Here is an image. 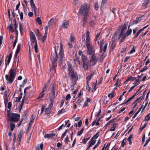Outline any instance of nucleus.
<instances>
[{
  "label": "nucleus",
  "mask_w": 150,
  "mask_h": 150,
  "mask_svg": "<svg viewBox=\"0 0 150 150\" xmlns=\"http://www.w3.org/2000/svg\"><path fill=\"white\" fill-rule=\"evenodd\" d=\"M96 142V140H92L89 142V145L87 149H88L94 145Z\"/></svg>",
  "instance_id": "f3484780"
},
{
  "label": "nucleus",
  "mask_w": 150,
  "mask_h": 150,
  "mask_svg": "<svg viewBox=\"0 0 150 150\" xmlns=\"http://www.w3.org/2000/svg\"><path fill=\"white\" fill-rule=\"evenodd\" d=\"M69 138L68 137V136H67L65 138L64 140V142L65 144H68V142L69 140Z\"/></svg>",
  "instance_id": "e433bc0d"
},
{
  "label": "nucleus",
  "mask_w": 150,
  "mask_h": 150,
  "mask_svg": "<svg viewBox=\"0 0 150 150\" xmlns=\"http://www.w3.org/2000/svg\"><path fill=\"white\" fill-rule=\"evenodd\" d=\"M147 125V123H145L143 126H141L140 127V129L141 130L143 129Z\"/></svg>",
  "instance_id": "69168bd1"
},
{
  "label": "nucleus",
  "mask_w": 150,
  "mask_h": 150,
  "mask_svg": "<svg viewBox=\"0 0 150 150\" xmlns=\"http://www.w3.org/2000/svg\"><path fill=\"white\" fill-rule=\"evenodd\" d=\"M37 36L38 38V39H40L41 36V34L40 33L38 29H37Z\"/></svg>",
  "instance_id": "c756f323"
},
{
  "label": "nucleus",
  "mask_w": 150,
  "mask_h": 150,
  "mask_svg": "<svg viewBox=\"0 0 150 150\" xmlns=\"http://www.w3.org/2000/svg\"><path fill=\"white\" fill-rule=\"evenodd\" d=\"M36 21L39 24L41 25L42 24L41 20L39 17H38L36 19Z\"/></svg>",
  "instance_id": "2f4dec72"
},
{
  "label": "nucleus",
  "mask_w": 150,
  "mask_h": 150,
  "mask_svg": "<svg viewBox=\"0 0 150 150\" xmlns=\"http://www.w3.org/2000/svg\"><path fill=\"white\" fill-rule=\"evenodd\" d=\"M95 74H94L93 72L89 75H88L86 77V79L87 80L86 83H88L89 82L91 79V78L93 77V76Z\"/></svg>",
  "instance_id": "dca6fc26"
},
{
  "label": "nucleus",
  "mask_w": 150,
  "mask_h": 150,
  "mask_svg": "<svg viewBox=\"0 0 150 150\" xmlns=\"http://www.w3.org/2000/svg\"><path fill=\"white\" fill-rule=\"evenodd\" d=\"M125 141L126 139H124L122 141V144H121V146L122 147H123L124 146V145H125L126 143H125Z\"/></svg>",
  "instance_id": "603ef678"
},
{
  "label": "nucleus",
  "mask_w": 150,
  "mask_h": 150,
  "mask_svg": "<svg viewBox=\"0 0 150 150\" xmlns=\"http://www.w3.org/2000/svg\"><path fill=\"white\" fill-rule=\"evenodd\" d=\"M54 52L52 54L51 57V59L53 63H55L57 60V55L56 47H54Z\"/></svg>",
  "instance_id": "9b49d317"
},
{
  "label": "nucleus",
  "mask_w": 150,
  "mask_h": 150,
  "mask_svg": "<svg viewBox=\"0 0 150 150\" xmlns=\"http://www.w3.org/2000/svg\"><path fill=\"white\" fill-rule=\"evenodd\" d=\"M135 51V50L134 48V46H133L132 49L130 50V54H132Z\"/></svg>",
  "instance_id": "3c124183"
},
{
  "label": "nucleus",
  "mask_w": 150,
  "mask_h": 150,
  "mask_svg": "<svg viewBox=\"0 0 150 150\" xmlns=\"http://www.w3.org/2000/svg\"><path fill=\"white\" fill-rule=\"evenodd\" d=\"M11 57H12V55L11 54H10L9 56H8V58L7 61V65H8V64H9V63L10 62Z\"/></svg>",
  "instance_id": "72a5a7b5"
},
{
  "label": "nucleus",
  "mask_w": 150,
  "mask_h": 150,
  "mask_svg": "<svg viewBox=\"0 0 150 150\" xmlns=\"http://www.w3.org/2000/svg\"><path fill=\"white\" fill-rule=\"evenodd\" d=\"M50 92L49 94V99L50 101L54 102L55 98L54 84V83L51 84L50 85Z\"/></svg>",
  "instance_id": "0eeeda50"
},
{
  "label": "nucleus",
  "mask_w": 150,
  "mask_h": 150,
  "mask_svg": "<svg viewBox=\"0 0 150 150\" xmlns=\"http://www.w3.org/2000/svg\"><path fill=\"white\" fill-rule=\"evenodd\" d=\"M48 84H45L44 85V87L42 89V91L44 92L45 91L47 90V89L48 87Z\"/></svg>",
  "instance_id": "4c0bfd02"
},
{
  "label": "nucleus",
  "mask_w": 150,
  "mask_h": 150,
  "mask_svg": "<svg viewBox=\"0 0 150 150\" xmlns=\"http://www.w3.org/2000/svg\"><path fill=\"white\" fill-rule=\"evenodd\" d=\"M120 84V82L118 81V79L115 85H116V87H118L119 86Z\"/></svg>",
  "instance_id": "0e129e2a"
},
{
  "label": "nucleus",
  "mask_w": 150,
  "mask_h": 150,
  "mask_svg": "<svg viewBox=\"0 0 150 150\" xmlns=\"http://www.w3.org/2000/svg\"><path fill=\"white\" fill-rule=\"evenodd\" d=\"M94 6L95 7V8L96 10H97L98 7V3L95 2L94 4Z\"/></svg>",
  "instance_id": "37998d69"
},
{
  "label": "nucleus",
  "mask_w": 150,
  "mask_h": 150,
  "mask_svg": "<svg viewBox=\"0 0 150 150\" xmlns=\"http://www.w3.org/2000/svg\"><path fill=\"white\" fill-rule=\"evenodd\" d=\"M50 109L48 108H46L45 110V114L47 115H49L50 113Z\"/></svg>",
  "instance_id": "393cba45"
},
{
  "label": "nucleus",
  "mask_w": 150,
  "mask_h": 150,
  "mask_svg": "<svg viewBox=\"0 0 150 150\" xmlns=\"http://www.w3.org/2000/svg\"><path fill=\"white\" fill-rule=\"evenodd\" d=\"M30 37L32 45H33V44H34V48L35 52L37 53L38 52L37 42L36 40V37L32 32H30Z\"/></svg>",
  "instance_id": "423d86ee"
},
{
  "label": "nucleus",
  "mask_w": 150,
  "mask_h": 150,
  "mask_svg": "<svg viewBox=\"0 0 150 150\" xmlns=\"http://www.w3.org/2000/svg\"><path fill=\"white\" fill-rule=\"evenodd\" d=\"M44 95V93L42 91L40 93L39 95V98L38 99H39L40 98L42 97Z\"/></svg>",
  "instance_id": "13d9d810"
},
{
  "label": "nucleus",
  "mask_w": 150,
  "mask_h": 150,
  "mask_svg": "<svg viewBox=\"0 0 150 150\" xmlns=\"http://www.w3.org/2000/svg\"><path fill=\"white\" fill-rule=\"evenodd\" d=\"M50 103L49 104L47 108H49L50 109H51V108L52 107L53 105V102L50 101Z\"/></svg>",
  "instance_id": "c03bdc74"
},
{
  "label": "nucleus",
  "mask_w": 150,
  "mask_h": 150,
  "mask_svg": "<svg viewBox=\"0 0 150 150\" xmlns=\"http://www.w3.org/2000/svg\"><path fill=\"white\" fill-rule=\"evenodd\" d=\"M129 26L128 27V28L126 32L127 28L125 27V26L123 25L121 30V31L120 34L119 35L118 40L120 38V42H123L125 40V39L128 37L129 35H131L132 32V29L129 28Z\"/></svg>",
  "instance_id": "f03ea898"
},
{
  "label": "nucleus",
  "mask_w": 150,
  "mask_h": 150,
  "mask_svg": "<svg viewBox=\"0 0 150 150\" xmlns=\"http://www.w3.org/2000/svg\"><path fill=\"white\" fill-rule=\"evenodd\" d=\"M86 89L88 91V92H90L91 90L90 87L89 86L88 83H87V86L86 87Z\"/></svg>",
  "instance_id": "052dcab7"
},
{
  "label": "nucleus",
  "mask_w": 150,
  "mask_h": 150,
  "mask_svg": "<svg viewBox=\"0 0 150 150\" xmlns=\"http://www.w3.org/2000/svg\"><path fill=\"white\" fill-rule=\"evenodd\" d=\"M100 32L99 33H98L97 34V35H96V38H95V41L96 42V41L99 38V36H100Z\"/></svg>",
  "instance_id": "4d7b16f0"
},
{
  "label": "nucleus",
  "mask_w": 150,
  "mask_h": 150,
  "mask_svg": "<svg viewBox=\"0 0 150 150\" xmlns=\"http://www.w3.org/2000/svg\"><path fill=\"white\" fill-rule=\"evenodd\" d=\"M150 2V0H146L143 3V4L144 6H146Z\"/></svg>",
  "instance_id": "79ce46f5"
},
{
  "label": "nucleus",
  "mask_w": 150,
  "mask_h": 150,
  "mask_svg": "<svg viewBox=\"0 0 150 150\" xmlns=\"http://www.w3.org/2000/svg\"><path fill=\"white\" fill-rule=\"evenodd\" d=\"M28 96H27L26 95L23 98L22 101V103L21 104V105L22 106H23V103H24V102L25 101L28 100Z\"/></svg>",
  "instance_id": "b1692460"
},
{
  "label": "nucleus",
  "mask_w": 150,
  "mask_h": 150,
  "mask_svg": "<svg viewBox=\"0 0 150 150\" xmlns=\"http://www.w3.org/2000/svg\"><path fill=\"white\" fill-rule=\"evenodd\" d=\"M55 134L54 133H50V134H46L44 136V137L45 138H52V137L55 136Z\"/></svg>",
  "instance_id": "2eb2a0df"
},
{
  "label": "nucleus",
  "mask_w": 150,
  "mask_h": 150,
  "mask_svg": "<svg viewBox=\"0 0 150 150\" xmlns=\"http://www.w3.org/2000/svg\"><path fill=\"white\" fill-rule=\"evenodd\" d=\"M90 64L89 62H83V67L85 70L88 69V67L90 66Z\"/></svg>",
  "instance_id": "4468645a"
},
{
  "label": "nucleus",
  "mask_w": 150,
  "mask_h": 150,
  "mask_svg": "<svg viewBox=\"0 0 150 150\" xmlns=\"http://www.w3.org/2000/svg\"><path fill=\"white\" fill-rule=\"evenodd\" d=\"M137 85V84H136L132 86V87H131L128 90V92H129L132 91Z\"/></svg>",
  "instance_id": "6e6d98bb"
},
{
  "label": "nucleus",
  "mask_w": 150,
  "mask_h": 150,
  "mask_svg": "<svg viewBox=\"0 0 150 150\" xmlns=\"http://www.w3.org/2000/svg\"><path fill=\"white\" fill-rule=\"evenodd\" d=\"M7 115L8 119L10 120L11 121L16 122L18 121L19 120L20 117V115L17 113H10L8 111H7Z\"/></svg>",
  "instance_id": "39448f33"
},
{
  "label": "nucleus",
  "mask_w": 150,
  "mask_h": 150,
  "mask_svg": "<svg viewBox=\"0 0 150 150\" xmlns=\"http://www.w3.org/2000/svg\"><path fill=\"white\" fill-rule=\"evenodd\" d=\"M8 28L10 30V31L11 33H13L14 32L12 25L11 24L8 27Z\"/></svg>",
  "instance_id": "c9c22d12"
},
{
  "label": "nucleus",
  "mask_w": 150,
  "mask_h": 150,
  "mask_svg": "<svg viewBox=\"0 0 150 150\" xmlns=\"http://www.w3.org/2000/svg\"><path fill=\"white\" fill-rule=\"evenodd\" d=\"M47 34H45V35L43 36L42 39L43 42H44L46 40L47 37Z\"/></svg>",
  "instance_id": "e2e57ef3"
},
{
  "label": "nucleus",
  "mask_w": 150,
  "mask_h": 150,
  "mask_svg": "<svg viewBox=\"0 0 150 150\" xmlns=\"http://www.w3.org/2000/svg\"><path fill=\"white\" fill-rule=\"evenodd\" d=\"M78 103V102L75 101L73 103V105L74 106V109H75L77 108V105Z\"/></svg>",
  "instance_id": "de8ad7c7"
},
{
  "label": "nucleus",
  "mask_w": 150,
  "mask_h": 150,
  "mask_svg": "<svg viewBox=\"0 0 150 150\" xmlns=\"http://www.w3.org/2000/svg\"><path fill=\"white\" fill-rule=\"evenodd\" d=\"M117 33L115 32L112 36V38L111 41L112 42H115L117 38Z\"/></svg>",
  "instance_id": "6ab92c4d"
},
{
  "label": "nucleus",
  "mask_w": 150,
  "mask_h": 150,
  "mask_svg": "<svg viewBox=\"0 0 150 150\" xmlns=\"http://www.w3.org/2000/svg\"><path fill=\"white\" fill-rule=\"evenodd\" d=\"M82 123V121L81 120H79L77 123L78 126L80 127L81 126Z\"/></svg>",
  "instance_id": "09e8293b"
},
{
  "label": "nucleus",
  "mask_w": 150,
  "mask_h": 150,
  "mask_svg": "<svg viewBox=\"0 0 150 150\" xmlns=\"http://www.w3.org/2000/svg\"><path fill=\"white\" fill-rule=\"evenodd\" d=\"M30 88V87H26L24 90V93H25L27 92V90L29 89Z\"/></svg>",
  "instance_id": "338daca9"
},
{
  "label": "nucleus",
  "mask_w": 150,
  "mask_h": 150,
  "mask_svg": "<svg viewBox=\"0 0 150 150\" xmlns=\"http://www.w3.org/2000/svg\"><path fill=\"white\" fill-rule=\"evenodd\" d=\"M107 3V0H102V3H101V6L102 7L103 6L105 5V4H106Z\"/></svg>",
  "instance_id": "a18cd8bd"
},
{
  "label": "nucleus",
  "mask_w": 150,
  "mask_h": 150,
  "mask_svg": "<svg viewBox=\"0 0 150 150\" xmlns=\"http://www.w3.org/2000/svg\"><path fill=\"white\" fill-rule=\"evenodd\" d=\"M21 45L20 44H18L17 47V48L16 50V53L15 54V57H16L17 56V54L19 52L20 50V47H21Z\"/></svg>",
  "instance_id": "5701e85b"
},
{
  "label": "nucleus",
  "mask_w": 150,
  "mask_h": 150,
  "mask_svg": "<svg viewBox=\"0 0 150 150\" xmlns=\"http://www.w3.org/2000/svg\"><path fill=\"white\" fill-rule=\"evenodd\" d=\"M147 69V67L146 66H144L143 68L141 69L140 71V72H142L145 71Z\"/></svg>",
  "instance_id": "ea45409f"
},
{
  "label": "nucleus",
  "mask_w": 150,
  "mask_h": 150,
  "mask_svg": "<svg viewBox=\"0 0 150 150\" xmlns=\"http://www.w3.org/2000/svg\"><path fill=\"white\" fill-rule=\"evenodd\" d=\"M83 128L80 131H79L77 134V135L78 136H80L83 133Z\"/></svg>",
  "instance_id": "58836bf2"
},
{
  "label": "nucleus",
  "mask_w": 150,
  "mask_h": 150,
  "mask_svg": "<svg viewBox=\"0 0 150 150\" xmlns=\"http://www.w3.org/2000/svg\"><path fill=\"white\" fill-rule=\"evenodd\" d=\"M150 141V137L146 141V142L145 144L144 145V147H145L146 146L147 144Z\"/></svg>",
  "instance_id": "bf43d9fd"
},
{
  "label": "nucleus",
  "mask_w": 150,
  "mask_h": 150,
  "mask_svg": "<svg viewBox=\"0 0 150 150\" xmlns=\"http://www.w3.org/2000/svg\"><path fill=\"white\" fill-rule=\"evenodd\" d=\"M9 75L6 74L5 78L7 84H11L13 81L16 76L15 69H11L9 72Z\"/></svg>",
  "instance_id": "20e7f679"
},
{
  "label": "nucleus",
  "mask_w": 150,
  "mask_h": 150,
  "mask_svg": "<svg viewBox=\"0 0 150 150\" xmlns=\"http://www.w3.org/2000/svg\"><path fill=\"white\" fill-rule=\"evenodd\" d=\"M81 58L83 62H87L86 61L87 58L84 54H82Z\"/></svg>",
  "instance_id": "c85d7f7f"
},
{
  "label": "nucleus",
  "mask_w": 150,
  "mask_h": 150,
  "mask_svg": "<svg viewBox=\"0 0 150 150\" xmlns=\"http://www.w3.org/2000/svg\"><path fill=\"white\" fill-rule=\"evenodd\" d=\"M23 134V132L22 131H20L19 133L17 138V140L19 141L20 142L22 137V135Z\"/></svg>",
  "instance_id": "412c9836"
},
{
  "label": "nucleus",
  "mask_w": 150,
  "mask_h": 150,
  "mask_svg": "<svg viewBox=\"0 0 150 150\" xmlns=\"http://www.w3.org/2000/svg\"><path fill=\"white\" fill-rule=\"evenodd\" d=\"M67 65L69 72L74 70L72 68V66L71 64L69 62H67Z\"/></svg>",
  "instance_id": "a211bd4d"
},
{
  "label": "nucleus",
  "mask_w": 150,
  "mask_h": 150,
  "mask_svg": "<svg viewBox=\"0 0 150 150\" xmlns=\"http://www.w3.org/2000/svg\"><path fill=\"white\" fill-rule=\"evenodd\" d=\"M17 37H16V39L15 40V41H14L13 43V49L15 47V46H16V44L17 42Z\"/></svg>",
  "instance_id": "a19ab883"
},
{
  "label": "nucleus",
  "mask_w": 150,
  "mask_h": 150,
  "mask_svg": "<svg viewBox=\"0 0 150 150\" xmlns=\"http://www.w3.org/2000/svg\"><path fill=\"white\" fill-rule=\"evenodd\" d=\"M71 96L69 94H68L67 96L66 97L65 100H69L71 98Z\"/></svg>",
  "instance_id": "5fc2aeb1"
},
{
  "label": "nucleus",
  "mask_w": 150,
  "mask_h": 150,
  "mask_svg": "<svg viewBox=\"0 0 150 150\" xmlns=\"http://www.w3.org/2000/svg\"><path fill=\"white\" fill-rule=\"evenodd\" d=\"M70 41L71 43L72 44L74 42V38L73 35H71L70 37Z\"/></svg>",
  "instance_id": "f704fd0d"
},
{
  "label": "nucleus",
  "mask_w": 150,
  "mask_h": 150,
  "mask_svg": "<svg viewBox=\"0 0 150 150\" xmlns=\"http://www.w3.org/2000/svg\"><path fill=\"white\" fill-rule=\"evenodd\" d=\"M103 40H101L99 43V46L100 48V52H101L104 53L106 50L107 47L108 43H104Z\"/></svg>",
  "instance_id": "1a4fd4ad"
},
{
  "label": "nucleus",
  "mask_w": 150,
  "mask_h": 150,
  "mask_svg": "<svg viewBox=\"0 0 150 150\" xmlns=\"http://www.w3.org/2000/svg\"><path fill=\"white\" fill-rule=\"evenodd\" d=\"M99 135V132L97 133L95 135H94L92 138L91 140H96L98 137Z\"/></svg>",
  "instance_id": "cd10ccee"
},
{
  "label": "nucleus",
  "mask_w": 150,
  "mask_h": 150,
  "mask_svg": "<svg viewBox=\"0 0 150 150\" xmlns=\"http://www.w3.org/2000/svg\"><path fill=\"white\" fill-rule=\"evenodd\" d=\"M10 125L11 131H12L15 127V125L14 124L11 123Z\"/></svg>",
  "instance_id": "473e14b6"
},
{
  "label": "nucleus",
  "mask_w": 150,
  "mask_h": 150,
  "mask_svg": "<svg viewBox=\"0 0 150 150\" xmlns=\"http://www.w3.org/2000/svg\"><path fill=\"white\" fill-rule=\"evenodd\" d=\"M86 45L87 47V53L88 55L93 54L94 53L93 49L92 44L90 41L89 37V32L87 31L86 33Z\"/></svg>",
  "instance_id": "7ed1b4c3"
},
{
  "label": "nucleus",
  "mask_w": 150,
  "mask_h": 150,
  "mask_svg": "<svg viewBox=\"0 0 150 150\" xmlns=\"http://www.w3.org/2000/svg\"><path fill=\"white\" fill-rule=\"evenodd\" d=\"M69 24V21H66L63 22L62 24L60 26V27L64 29H67L68 28Z\"/></svg>",
  "instance_id": "f8f14e48"
},
{
  "label": "nucleus",
  "mask_w": 150,
  "mask_h": 150,
  "mask_svg": "<svg viewBox=\"0 0 150 150\" xmlns=\"http://www.w3.org/2000/svg\"><path fill=\"white\" fill-rule=\"evenodd\" d=\"M31 6V7L32 9V10L35 13V14H36V9H37L35 5L34 4H30Z\"/></svg>",
  "instance_id": "aec40b11"
},
{
  "label": "nucleus",
  "mask_w": 150,
  "mask_h": 150,
  "mask_svg": "<svg viewBox=\"0 0 150 150\" xmlns=\"http://www.w3.org/2000/svg\"><path fill=\"white\" fill-rule=\"evenodd\" d=\"M62 45L61 44L59 52V64H61L62 63L64 56V52L62 48Z\"/></svg>",
  "instance_id": "9d476101"
},
{
  "label": "nucleus",
  "mask_w": 150,
  "mask_h": 150,
  "mask_svg": "<svg viewBox=\"0 0 150 150\" xmlns=\"http://www.w3.org/2000/svg\"><path fill=\"white\" fill-rule=\"evenodd\" d=\"M97 62V59L96 58V56L94 54L92 55V57L90 60V62L93 65H95Z\"/></svg>",
  "instance_id": "ddd939ff"
},
{
  "label": "nucleus",
  "mask_w": 150,
  "mask_h": 150,
  "mask_svg": "<svg viewBox=\"0 0 150 150\" xmlns=\"http://www.w3.org/2000/svg\"><path fill=\"white\" fill-rule=\"evenodd\" d=\"M114 42L111 41L110 42L111 46L112 48H114L115 46V43Z\"/></svg>",
  "instance_id": "864d4df0"
},
{
  "label": "nucleus",
  "mask_w": 150,
  "mask_h": 150,
  "mask_svg": "<svg viewBox=\"0 0 150 150\" xmlns=\"http://www.w3.org/2000/svg\"><path fill=\"white\" fill-rule=\"evenodd\" d=\"M21 99V97H19L18 98H16V101L17 102H20Z\"/></svg>",
  "instance_id": "774afa93"
},
{
  "label": "nucleus",
  "mask_w": 150,
  "mask_h": 150,
  "mask_svg": "<svg viewBox=\"0 0 150 150\" xmlns=\"http://www.w3.org/2000/svg\"><path fill=\"white\" fill-rule=\"evenodd\" d=\"M144 99V97L142 96H140L139 98H138L135 101V102L134 103H135V102H138V103L140 102L141 101Z\"/></svg>",
  "instance_id": "a878e982"
},
{
  "label": "nucleus",
  "mask_w": 150,
  "mask_h": 150,
  "mask_svg": "<svg viewBox=\"0 0 150 150\" xmlns=\"http://www.w3.org/2000/svg\"><path fill=\"white\" fill-rule=\"evenodd\" d=\"M69 74L72 80V85L74 86L76 84V83L78 79V76L77 73L76 72L73 71L69 72Z\"/></svg>",
  "instance_id": "6e6552de"
},
{
  "label": "nucleus",
  "mask_w": 150,
  "mask_h": 150,
  "mask_svg": "<svg viewBox=\"0 0 150 150\" xmlns=\"http://www.w3.org/2000/svg\"><path fill=\"white\" fill-rule=\"evenodd\" d=\"M90 9V5L87 3H84L80 6L78 15L81 16L83 21H85L87 18Z\"/></svg>",
  "instance_id": "f257e3e1"
},
{
  "label": "nucleus",
  "mask_w": 150,
  "mask_h": 150,
  "mask_svg": "<svg viewBox=\"0 0 150 150\" xmlns=\"http://www.w3.org/2000/svg\"><path fill=\"white\" fill-rule=\"evenodd\" d=\"M44 29L45 30V34H47V31L48 29V27L47 26H46L44 28Z\"/></svg>",
  "instance_id": "680f3d73"
},
{
  "label": "nucleus",
  "mask_w": 150,
  "mask_h": 150,
  "mask_svg": "<svg viewBox=\"0 0 150 150\" xmlns=\"http://www.w3.org/2000/svg\"><path fill=\"white\" fill-rule=\"evenodd\" d=\"M150 119V113L148 114L145 117V120L147 121Z\"/></svg>",
  "instance_id": "7c9ffc66"
},
{
  "label": "nucleus",
  "mask_w": 150,
  "mask_h": 150,
  "mask_svg": "<svg viewBox=\"0 0 150 150\" xmlns=\"http://www.w3.org/2000/svg\"><path fill=\"white\" fill-rule=\"evenodd\" d=\"M20 18L21 20H22L23 18V13L22 12H21L19 13Z\"/></svg>",
  "instance_id": "8fccbe9b"
},
{
  "label": "nucleus",
  "mask_w": 150,
  "mask_h": 150,
  "mask_svg": "<svg viewBox=\"0 0 150 150\" xmlns=\"http://www.w3.org/2000/svg\"><path fill=\"white\" fill-rule=\"evenodd\" d=\"M43 147V144L41 143L40 144H38L36 148V150H42Z\"/></svg>",
  "instance_id": "4be33fe9"
},
{
  "label": "nucleus",
  "mask_w": 150,
  "mask_h": 150,
  "mask_svg": "<svg viewBox=\"0 0 150 150\" xmlns=\"http://www.w3.org/2000/svg\"><path fill=\"white\" fill-rule=\"evenodd\" d=\"M114 96L113 94V93H110L108 95V96L111 98H113L114 97Z\"/></svg>",
  "instance_id": "49530a36"
},
{
  "label": "nucleus",
  "mask_w": 150,
  "mask_h": 150,
  "mask_svg": "<svg viewBox=\"0 0 150 150\" xmlns=\"http://www.w3.org/2000/svg\"><path fill=\"white\" fill-rule=\"evenodd\" d=\"M117 124L115 123L113 124L112 127L111 128L110 130L112 131H114L116 127Z\"/></svg>",
  "instance_id": "bb28decb"
}]
</instances>
